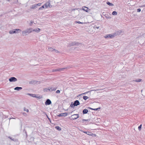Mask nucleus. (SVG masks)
<instances>
[{"mask_svg": "<svg viewBox=\"0 0 145 145\" xmlns=\"http://www.w3.org/2000/svg\"><path fill=\"white\" fill-rule=\"evenodd\" d=\"M88 109H84L82 111V113L83 114H85L87 113L88 112Z\"/></svg>", "mask_w": 145, "mask_h": 145, "instance_id": "nucleus-17", "label": "nucleus"}, {"mask_svg": "<svg viewBox=\"0 0 145 145\" xmlns=\"http://www.w3.org/2000/svg\"><path fill=\"white\" fill-rule=\"evenodd\" d=\"M32 31V28H29L27 29L26 30L22 31V34L23 36H25L27 35V33H29Z\"/></svg>", "mask_w": 145, "mask_h": 145, "instance_id": "nucleus-1", "label": "nucleus"}, {"mask_svg": "<svg viewBox=\"0 0 145 145\" xmlns=\"http://www.w3.org/2000/svg\"><path fill=\"white\" fill-rule=\"evenodd\" d=\"M90 119H87V120H85V119H82V121H90Z\"/></svg>", "mask_w": 145, "mask_h": 145, "instance_id": "nucleus-34", "label": "nucleus"}, {"mask_svg": "<svg viewBox=\"0 0 145 145\" xmlns=\"http://www.w3.org/2000/svg\"><path fill=\"white\" fill-rule=\"evenodd\" d=\"M105 17L107 19H110L111 18V17L109 16L107 14L105 15Z\"/></svg>", "mask_w": 145, "mask_h": 145, "instance_id": "nucleus-21", "label": "nucleus"}, {"mask_svg": "<svg viewBox=\"0 0 145 145\" xmlns=\"http://www.w3.org/2000/svg\"><path fill=\"white\" fill-rule=\"evenodd\" d=\"M141 9L140 8H138L137 9V11L138 12H140L141 11Z\"/></svg>", "mask_w": 145, "mask_h": 145, "instance_id": "nucleus-41", "label": "nucleus"}, {"mask_svg": "<svg viewBox=\"0 0 145 145\" xmlns=\"http://www.w3.org/2000/svg\"><path fill=\"white\" fill-rule=\"evenodd\" d=\"M33 22H34L33 21H31L30 24V25H31Z\"/></svg>", "mask_w": 145, "mask_h": 145, "instance_id": "nucleus-47", "label": "nucleus"}, {"mask_svg": "<svg viewBox=\"0 0 145 145\" xmlns=\"http://www.w3.org/2000/svg\"><path fill=\"white\" fill-rule=\"evenodd\" d=\"M40 30V29L39 28H38L37 29H32V31H35L36 32L38 33L39 32Z\"/></svg>", "mask_w": 145, "mask_h": 145, "instance_id": "nucleus-18", "label": "nucleus"}, {"mask_svg": "<svg viewBox=\"0 0 145 145\" xmlns=\"http://www.w3.org/2000/svg\"><path fill=\"white\" fill-rule=\"evenodd\" d=\"M115 36V35L114 34V33L112 34H108L107 35L105 36V37L106 38H113Z\"/></svg>", "mask_w": 145, "mask_h": 145, "instance_id": "nucleus-8", "label": "nucleus"}, {"mask_svg": "<svg viewBox=\"0 0 145 145\" xmlns=\"http://www.w3.org/2000/svg\"><path fill=\"white\" fill-rule=\"evenodd\" d=\"M56 88H53V89H52L51 91H55V90H56Z\"/></svg>", "mask_w": 145, "mask_h": 145, "instance_id": "nucleus-48", "label": "nucleus"}, {"mask_svg": "<svg viewBox=\"0 0 145 145\" xmlns=\"http://www.w3.org/2000/svg\"><path fill=\"white\" fill-rule=\"evenodd\" d=\"M74 106L73 105V104H72V103L70 105V106L71 107L73 108Z\"/></svg>", "mask_w": 145, "mask_h": 145, "instance_id": "nucleus-43", "label": "nucleus"}, {"mask_svg": "<svg viewBox=\"0 0 145 145\" xmlns=\"http://www.w3.org/2000/svg\"><path fill=\"white\" fill-rule=\"evenodd\" d=\"M142 7H145V4L144 5L142 6Z\"/></svg>", "mask_w": 145, "mask_h": 145, "instance_id": "nucleus-50", "label": "nucleus"}, {"mask_svg": "<svg viewBox=\"0 0 145 145\" xmlns=\"http://www.w3.org/2000/svg\"><path fill=\"white\" fill-rule=\"evenodd\" d=\"M22 88L21 87H16L14 88L15 90H16L17 91H19L20 90L22 89Z\"/></svg>", "mask_w": 145, "mask_h": 145, "instance_id": "nucleus-16", "label": "nucleus"}, {"mask_svg": "<svg viewBox=\"0 0 145 145\" xmlns=\"http://www.w3.org/2000/svg\"><path fill=\"white\" fill-rule=\"evenodd\" d=\"M43 113H44L47 116V118H48V120H49V121L50 122H51V120L48 117V115L45 112H43Z\"/></svg>", "mask_w": 145, "mask_h": 145, "instance_id": "nucleus-30", "label": "nucleus"}, {"mask_svg": "<svg viewBox=\"0 0 145 145\" xmlns=\"http://www.w3.org/2000/svg\"><path fill=\"white\" fill-rule=\"evenodd\" d=\"M79 117V115L78 114H74L71 116V117L72 120H75L78 118Z\"/></svg>", "mask_w": 145, "mask_h": 145, "instance_id": "nucleus-4", "label": "nucleus"}, {"mask_svg": "<svg viewBox=\"0 0 145 145\" xmlns=\"http://www.w3.org/2000/svg\"><path fill=\"white\" fill-rule=\"evenodd\" d=\"M75 23L76 24L78 23V24H81L83 23L81 22L80 21H75Z\"/></svg>", "mask_w": 145, "mask_h": 145, "instance_id": "nucleus-36", "label": "nucleus"}, {"mask_svg": "<svg viewBox=\"0 0 145 145\" xmlns=\"http://www.w3.org/2000/svg\"><path fill=\"white\" fill-rule=\"evenodd\" d=\"M67 114H68L67 113H66V112L63 113V116H64V117L66 116H67Z\"/></svg>", "mask_w": 145, "mask_h": 145, "instance_id": "nucleus-33", "label": "nucleus"}, {"mask_svg": "<svg viewBox=\"0 0 145 145\" xmlns=\"http://www.w3.org/2000/svg\"><path fill=\"white\" fill-rule=\"evenodd\" d=\"M76 9H74L72 10H75Z\"/></svg>", "mask_w": 145, "mask_h": 145, "instance_id": "nucleus-51", "label": "nucleus"}, {"mask_svg": "<svg viewBox=\"0 0 145 145\" xmlns=\"http://www.w3.org/2000/svg\"><path fill=\"white\" fill-rule=\"evenodd\" d=\"M122 33L121 31L120 30L116 31L114 33V34L115 35V36L117 35H120L121 34V33Z\"/></svg>", "mask_w": 145, "mask_h": 145, "instance_id": "nucleus-11", "label": "nucleus"}, {"mask_svg": "<svg viewBox=\"0 0 145 145\" xmlns=\"http://www.w3.org/2000/svg\"><path fill=\"white\" fill-rule=\"evenodd\" d=\"M41 3H39L36 4V5H37V6H41Z\"/></svg>", "mask_w": 145, "mask_h": 145, "instance_id": "nucleus-40", "label": "nucleus"}, {"mask_svg": "<svg viewBox=\"0 0 145 145\" xmlns=\"http://www.w3.org/2000/svg\"><path fill=\"white\" fill-rule=\"evenodd\" d=\"M141 80V79H136V80H135V82H140Z\"/></svg>", "mask_w": 145, "mask_h": 145, "instance_id": "nucleus-38", "label": "nucleus"}, {"mask_svg": "<svg viewBox=\"0 0 145 145\" xmlns=\"http://www.w3.org/2000/svg\"><path fill=\"white\" fill-rule=\"evenodd\" d=\"M57 116H58V117H61V116H63V113H61V114H58V115H57Z\"/></svg>", "mask_w": 145, "mask_h": 145, "instance_id": "nucleus-37", "label": "nucleus"}, {"mask_svg": "<svg viewBox=\"0 0 145 145\" xmlns=\"http://www.w3.org/2000/svg\"><path fill=\"white\" fill-rule=\"evenodd\" d=\"M25 133L26 135V137H27V132L26 131H25Z\"/></svg>", "mask_w": 145, "mask_h": 145, "instance_id": "nucleus-49", "label": "nucleus"}, {"mask_svg": "<svg viewBox=\"0 0 145 145\" xmlns=\"http://www.w3.org/2000/svg\"><path fill=\"white\" fill-rule=\"evenodd\" d=\"M56 93H60V91L59 90H57L56 91Z\"/></svg>", "mask_w": 145, "mask_h": 145, "instance_id": "nucleus-44", "label": "nucleus"}, {"mask_svg": "<svg viewBox=\"0 0 145 145\" xmlns=\"http://www.w3.org/2000/svg\"><path fill=\"white\" fill-rule=\"evenodd\" d=\"M24 110L25 111H26L27 112H29V110L28 109L26 108H24Z\"/></svg>", "mask_w": 145, "mask_h": 145, "instance_id": "nucleus-39", "label": "nucleus"}, {"mask_svg": "<svg viewBox=\"0 0 145 145\" xmlns=\"http://www.w3.org/2000/svg\"><path fill=\"white\" fill-rule=\"evenodd\" d=\"M140 36L141 37H145V33L141 34Z\"/></svg>", "mask_w": 145, "mask_h": 145, "instance_id": "nucleus-42", "label": "nucleus"}, {"mask_svg": "<svg viewBox=\"0 0 145 145\" xmlns=\"http://www.w3.org/2000/svg\"><path fill=\"white\" fill-rule=\"evenodd\" d=\"M35 97L37 98L41 99L42 97L41 96L36 95H35Z\"/></svg>", "mask_w": 145, "mask_h": 145, "instance_id": "nucleus-29", "label": "nucleus"}, {"mask_svg": "<svg viewBox=\"0 0 145 145\" xmlns=\"http://www.w3.org/2000/svg\"><path fill=\"white\" fill-rule=\"evenodd\" d=\"M92 90H91V91H87V92H86L84 93H82L81 94V95H85V94H86L87 93H88L90 92V91H92Z\"/></svg>", "mask_w": 145, "mask_h": 145, "instance_id": "nucleus-32", "label": "nucleus"}, {"mask_svg": "<svg viewBox=\"0 0 145 145\" xmlns=\"http://www.w3.org/2000/svg\"><path fill=\"white\" fill-rule=\"evenodd\" d=\"M106 4L109 6H112L114 5L113 4L110 3L109 2H106Z\"/></svg>", "mask_w": 145, "mask_h": 145, "instance_id": "nucleus-24", "label": "nucleus"}, {"mask_svg": "<svg viewBox=\"0 0 145 145\" xmlns=\"http://www.w3.org/2000/svg\"><path fill=\"white\" fill-rule=\"evenodd\" d=\"M66 68H58L57 69H53L52 70V72H54L57 71H64L65 69H66Z\"/></svg>", "mask_w": 145, "mask_h": 145, "instance_id": "nucleus-6", "label": "nucleus"}, {"mask_svg": "<svg viewBox=\"0 0 145 145\" xmlns=\"http://www.w3.org/2000/svg\"><path fill=\"white\" fill-rule=\"evenodd\" d=\"M80 104V102L78 100L75 101L73 103V105L74 106H77L78 105H79Z\"/></svg>", "mask_w": 145, "mask_h": 145, "instance_id": "nucleus-12", "label": "nucleus"}, {"mask_svg": "<svg viewBox=\"0 0 145 145\" xmlns=\"http://www.w3.org/2000/svg\"><path fill=\"white\" fill-rule=\"evenodd\" d=\"M8 138L11 139L12 140L14 141L15 142H17L18 141V140L17 139H14L12 137L9 136Z\"/></svg>", "mask_w": 145, "mask_h": 145, "instance_id": "nucleus-14", "label": "nucleus"}, {"mask_svg": "<svg viewBox=\"0 0 145 145\" xmlns=\"http://www.w3.org/2000/svg\"><path fill=\"white\" fill-rule=\"evenodd\" d=\"M27 94L28 95H29L32 96L33 97H35V94L28 93Z\"/></svg>", "mask_w": 145, "mask_h": 145, "instance_id": "nucleus-28", "label": "nucleus"}, {"mask_svg": "<svg viewBox=\"0 0 145 145\" xmlns=\"http://www.w3.org/2000/svg\"><path fill=\"white\" fill-rule=\"evenodd\" d=\"M142 124H140L138 127V129L139 131H140L141 129V127Z\"/></svg>", "mask_w": 145, "mask_h": 145, "instance_id": "nucleus-35", "label": "nucleus"}, {"mask_svg": "<svg viewBox=\"0 0 145 145\" xmlns=\"http://www.w3.org/2000/svg\"><path fill=\"white\" fill-rule=\"evenodd\" d=\"M88 98H89V97L88 96H83V99L85 100H86Z\"/></svg>", "mask_w": 145, "mask_h": 145, "instance_id": "nucleus-25", "label": "nucleus"}, {"mask_svg": "<svg viewBox=\"0 0 145 145\" xmlns=\"http://www.w3.org/2000/svg\"><path fill=\"white\" fill-rule=\"evenodd\" d=\"M55 128L58 131H61V128L59 126H57L55 127Z\"/></svg>", "mask_w": 145, "mask_h": 145, "instance_id": "nucleus-23", "label": "nucleus"}, {"mask_svg": "<svg viewBox=\"0 0 145 145\" xmlns=\"http://www.w3.org/2000/svg\"><path fill=\"white\" fill-rule=\"evenodd\" d=\"M52 89V88H44V89L43 90L44 92H48V91H51Z\"/></svg>", "mask_w": 145, "mask_h": 145, "instance_id": "nucleus-13", "label": "nucleus"}, {"mask_svg": "<svg viewBox=\"0 0 145 145\" xmlns=\"http://www.w3.org/2000/svg\"><path fill=\"white\" fill-rule=\"evenodd\" d=\"M94 28L95 29L96 28H97V29H98L99 28V27H97V26H95L94 27Z\"/></svg>", "mask_w": 145, "mask_h": 145, "instance_id": "nucleus-46", "label": "nucleus"}, {"mask_svg": "<svg viewBox=\"0 0 145 145\" xmlns=\"http://www.w3.org/2000/svg\"><path fill=\"white\" fill-rule=\"evenodd\" d=\"M17 80V79L15 77H12L10 78L9 79V80L10 82H15Z\"/></svg>", "mask_w": 145, "mask_h": 145, "instance_id": "nucleus-5", "label": "nucleus"}, {"mask_svg": "<svg viewBox=\"0 0 145 145\" xmlns=\"http://www.w3.org/2000/svg\"><path fill=\"white\" fill-rule=\"evenodd\" d=\"M45 7V6L44 5L42 6L41 7H40L39 8V10H42L43 8H44Z\"/></svg>", "mask_w": 145, "mask_h": 145, "instance_id": "nucleus-22", "label": "nucleus"}, {"mask_svg": "<svg viewBox=\"0 0 145 145\" xmlns=\"http://www.w3.org/2000/svg\"><path fill=\"white\" fill-rule=\"evenodd\" d=\"M37 5H36V4H35L34 5H32L31 7V8L32 9H35L37 8Z\"/></svg>", "mask_w": 145, "mask_h": 145, "instance_id": "nucleus-19", "label": "nucleus"}, {"mask_svg": "<svg viewBox=\"0 0 145 145\" xmlns=\"http://www.w3.org/2000/svg\"><path fill=\"white\" fill-rule=\"evenodd\" d=\"M84 133L86 134L87 135H91L92 133L91 132H84Z\"/></svg>", "mask_w": 145, "mask_h": 145, "instance_id": "nucleus-20", "label": "nucleus"}, {"mask_svg": "<svg viewBox=\"0 0 145 145\" xmlns=\"http://www.w3.org/2000/svg\"><path fill=\"white\" fill-rule=\"evenodd\" d=\"M54 51H55V52L56 53H58L59 52L57 50H56L55 49H54Z\"/></svg>", "mask_w": 145, "mask_h": 145, "instance_id": "nucleus-45", "label": "nucleus"}, {"mask_svg": "<svg viewBox=\"0 0 145 145\" xmlns=\"http://www.w3.org/2000/svg\"><path fill=\"white\" fill-rule=\"evenodd\" d=\"M51 101L49 99H47L45 103V105H49L51 104Z\"/></svg>", "mask_w": 145, "mask_h": 145, "instance_id": "nucleus-10", "label": "nucleus"}, {"mask_svg": "<svg viewBox=\"0 0 145 145\" xmlns=\"http://www.w3.org/2000/svg\"><path fill=\"white\" fill-rule=\"evenodd\" d=\"M112 14L113 15H116L117 14V13L116 11H114L112 12Z\"/></svg>", "mask_w": 145, "mask_h": 145, "instance_id": "nucleus-26", "label": "nucleus"}, {"mask_svg": "<svg viewBox=\"0 0 145 145\" xmlns=\"http://www.w3.org/2000/svg\"><path fill=\"white\" fill-rule=\"evenodd\" d=\"M7 1H10V0H7Z\"/></svg>", "mask_w": 145, "mask_h": 145, "instance_id": "nucleus-52", "label": "nucleus"}, {"mask_svg": "<svg viewBox=\"0 0 145 145\" xmlns=\"http://www.w3.org/2000/svg\"><path fill=\"white\" fill-rule=\"evenodd\" d=\"M82 10L85 11L86 12H89L90 10V9H89L88 7L84 6L82 7Z\"/></svg>", "mask_w": 145, "mask_h": 145, "instance_id": "nucleus-9", "label": "nucleus"}, {"mask_svg": "<svg viewBox=\"0 0 145 145\" xmlns=\"http://www.w3.org/2000/svg\"><path fill=\"white\" fill-rule=\"evenodd\" d=\"M44 5L46 8H48V7L51 8L52 7V5L50 4V2L49 1H48L47 3L44 4Z\"/></svg>", "mask_w": 145, "mask_h": 145, "instance_id": "nucleus-7", "label": "nucleus"}, {"mask_svg": "<svg viewBox=\"0 0 145 145\" xmlns=\"http://www.w3.org/2000/svg\"><path fill=\"white\" fill-rule=\"evenodd\" d=\"M80 44L79 43L77 42H72L69 43L68 45V47H70L71 46H78Z\"/></svg>", "mask_w": 145, "mask_h": 145, "instance_id": "nucleus-2", "label": "nucleus"}, {"mask_svg": "<svg viewBox=\"0 0 145 145\" xmlns=\"http://www.w3.org/2000/svg\"><path fill=\"white\" fill-rule=\"evenodd\" d=\"M21 31V30L19 29H14L10 30L9 33L10 34H13L18 33L19 31Z\"/></svg>", "mask_w": 145, "mask_h": 145, "instance_id": "nucleus-3", "label": "nucleus"}, {"mask_svg": "<svg viewBox=\"0 0 145 145\" xmlns=\"http://www.w3.org/2000/svg\"><path fill=\"white\" fill-rule=\"evenodd\" d=\"M35 82H36L34 80L31 81L29 82V84H34Z\"/></svg>", "mask_w": 145, "mask_h": 145, "instance_id": "nucleus-31", "label": "nucleus"}, {"mask_svg": "<svg viewBox=\"0 0 145 145\" xmlns=\"http://www.w3.org/2000/svg\"><path fill=\"white\" fill-rule=\"evenodd\" d=\"M11 118H9V120H10Z\"/></svg>", "mask_w": 145, "mask_h": 145, "instance_id": "nucleus-53", "label": "nucleus"}, {"mask_svg": "<svg viewBox=\"0 0 145 145\" xmlns=\"http://www.w3.org/2000/svg\"><path fill=\"white\" fill-rule=\"evenodd\" d=\"M88 108H89L90 109H91V110H95V111H97V110H99L100 108H101L100 107H99V108H92L90 107H88Z\"/></svg>", "mask_w": 145, "mask_h": 145, "instance_id": "nucleus-15", "label": "nucleus"}, {"mask_svg": "<svg viewBox=\"0 0 145 145\" xmlns=\"http://www.w3.org/2000/svg\"><path fill=\"white\" fill-rule=\"evenodd\" d=\"M54 49H53V48L51 47L48 48V50L50 51H54Z\"/></svg>", "mask_w": 145, "mask_h": 145, "instance_id": "nucleus-27", "label": "nucleus"}]
</instances>
